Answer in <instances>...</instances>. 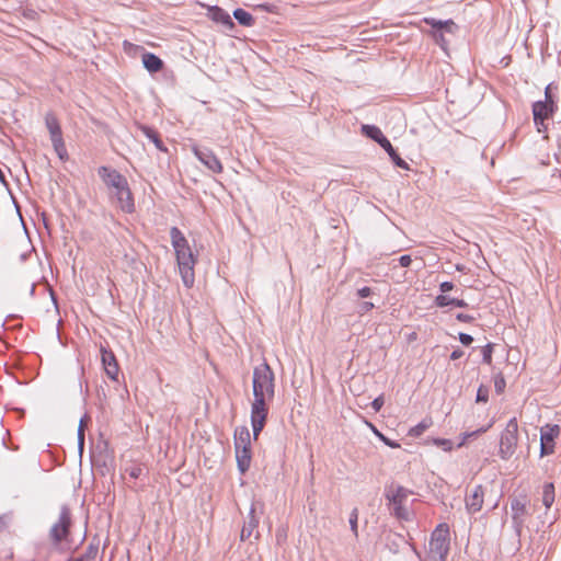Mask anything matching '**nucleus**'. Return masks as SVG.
<instances>
[{
  "mask_svg": "<svg viewBox=\"0 0 561 561\" xmlns=\"http://www.w3.org/2000/svg\"><path fill=\"white\" fill-rule=\"evenodd\" d=\"M98 174L111 191V196L116 199L119 209L126 214L134 213L135 202L127 179L117 170L105 165L98 169Z\"/></svg>",
  "mask_w": 561,
  "mask_h": 561,
  "instance_id": "f257e3e1",
  "label": "nucleus"
},
{
  "mask_svg": "<svg viewBox=\"0 0 561 561\" xmlns=\"http://www.w3.org/2000/svg\"><path fill=\"white\" fill-rule=\"evenodd\" d=\"M172 247L174 248L179 271L185 287L191 288L194 285V266L196 259L188 245V242L178 227L170 229Z\"/></svg>",
  "mask_w": 561,
  "mask_h": 561,
  "instance_id": "f03ea898",
  "label": "nucleus"
},
{
  "mask_svg": "<svg viewBox=\"0 0 561 561\" xmlns=\"http://www.w3.org/2000/svg\"><path fill=\"white\" fill-rule=\"evenodd\" d=\"M450 549V531L446 523L436 526L431 535L427 556L423 561H446Z\"/></svg>",
  "mask_w": 561,
  "mask_h": 561,
  "instance_id": "7ed1b4c3",
  "label": "nucleus"
},
{
  "mask_svg": "<svg viewBox=\"0 0 561 561\" xmlns=\"http://www.w3.org/2000/svg\"><path fill=\"white\" fill-rule=\"evenodd\" d=\"M251 436L247 426H239L234 431V449L238 469L244 473L251 463Z\"/></svg>",
  "mask_w": 561,
  "mask_h": 561,
  "instance_id": "20e7f679",
  "label": "nucleus"
},
{
  "mask_svg": "<svg viewBox=\"0 0 561 561\" xmlns=\"http://www.w3.org/2000/svg\"><path fill=\"white\" fill-rule=\"evenodd\" d=\"M252 383L253 394H265L267 399L274 397V373L266 362L254 367Z\"/></svg>",
  "mask_w": 561,
  "mask_h": 561,
  "instance_id": "39448f33",
  "label": "nucleus"
},
{
  "mask_svg": "<svg viewBox=\"0 0 561 561\" xmlns=\"http://www.w3.org/2000/svg\"><path fill=\"white\" fill-rule=\"evenodd\" d=\"M412 492L402 485H390L386 488L385 497L389 506L392 508V514L399 519H408L409 512L404 507V502Z\"/></svg>",
  "mask_w": 561,
  "mask_h": 561,
  "instance_id": "423d86ee",
  "label": "nucleus"
},
{
  "mask_svg": "<svg viewBox=\"0 0 561 561\" xmlns=\"http://www.w3.org/2000/svg\"><path fill=\"white\" fill-rule=\"evenodd\" d=\"M518 443V424L516 417L511 419L500 437L499 455L502 459H510L516 451Z\"/></svg>",
  "mask_w": 561,
  "mask_h": 561,
  "instance_id": "0eeeda50",
  "label": "nucleus"
},
{
  "mask_svg": "<svg viewBox=\"0 0 561 561\" xmlns=\"http://www.w3.org/2000/svg\"><path fill=\"white\" fill-rule=\"evenodd\" d=\"M45 125L49 131L50 140L55 152L60 160L68 159V152L62 138V131L57 116L53 112H48L45 115Z\"/></svg>",
  "mask_w": 561,
  "mask_h": 561,
  "instance_id": "6e6552de",
  "label": "nucleus"
},
{
  "mask_svg": "<svg viewBox=\"0 0 561 561\" xmlns=\"http://www.w3.org/2000/svg\"><path fill=\"white\" fill-rule=\"evenodd\" d=\"M254 400L251 405V424L254 439L257 438L259 434L265 426L268 409L265 401L267 396L265 394H253Z\"/></svg>",
  "mask_w": 561,
  "mask_h": 561,
  "instance_id": "1a4fd4ad",
  "label": "nucleus"
},
{
  "mask_svg": "<svg viewBox=\"0 0 561 561\" xmlns=\"http://www.w3.org/2000/svg\"><path fill=\"white\" fill-rule=\"evenodd\" d=\"M71 524L72 520L70 508L68 505H62L60 507L58 520L51 526L49 530V537L54 545L60 543L68 537Z\"/></svg>",
  "mask_w": 561,
  "mask_h": 561,
  "instance_id": "9d476101",
  "label": "nucleus"
},
{
  "mask_svg": "<svg viewBox=\"0 0 561 561\" xmlns=\"http://www.w3.org/2000/svg\"><path fill=\"white\" fill-rule=\"evenodd\" d=\"M527 502L528 501H527L526 496H516V497H513L511 501L513 527L518 535L520 534V531L524 527L526 517L528 515Z\"/></svg>",
  "mask_w": 561,
  "mask_h": 561,
  "instance_id": "9b49d317",
  "label": "nucleus"
},
{
  "mask_svg": "<svg viewBox=\"0 0 561 561\" xmlns=\"http://www.w3.org/2000/svg\"><path fill=\"white\" fill-rule=\"evenodd\" d=\"M192 151L195 157L210 171L214 173H221L224 168L219 159L213 152V150L206 147H199L197 145L192 146Z\"/></svg>",
  "mask_w": 561,
  "mask_h": 561,
  "instance_id": "f8f14e48",
  "label": "nucleus"
},
{
  "mask_svg": "<svg viewBox=\"0 0 561 561\" xmlns=\"http://www.w3.org/2000/svg\"><path fill=\"white\" fill-rule=\"evenodd\" d=\"M560 428L558 425H546L540 431V455L548 456L554 453V439L558 437Z\"/></svg>",
  "mask_w": 561,
  "mask_h": 561,
  "instance_id": "ddd939ff",
  "label": "nucleus"
},
{
  "mask_svg": "<svg viewBox=\"0 0 561 561\" xmlns=\"http://www.w3.org/2000/svg\"><path fill=\"white\" fill-rule=\"evenodd\" d=\"M424 22L434 28V32H433L434 39L442 47H444V44H445V37H444L442 31L445 30L446 32L453 33L454 28H456V24L453 20L440 21V20H435L433 18H425Z\"/></svg>",
  "mask_w": 561,
  "mask_h": 561,
  "instance_id": "4468645a",
  "label": "nucleus"
},
{
  "mask_svg": "<svg viewBox=\"0 0 561 561\" xmlns=\"http://www.w3.org/2000/svg\"><path fill=\"white\" fill-rule=\"evenodd\" d=\"M101 360L107 377L114 381H117L119 375V366L115 354L111 350L101 346Z\"/></svg>",
  "mask_w": 561,
  "mask_h": 561,
  "instance_id": "2eb2a0df",
  "label": "nucleus"
},
{
  "mask_svg": "<svg viewBox=\"0 0 561 561\" xmlns=\"http://www.w3.org/2000/svg\"><path fill=\"white\" fill-rule=\"evenodd\" d=\"M558 110L557 104H548L537 101L533 104V116L535 125H542V121L550 118Z\"/></svg>",
  "mask_w": 561,
  "mask_h": 561,
  "instance_id": "dca6fc26",
  "label": "nucleus"
},
{
  "mask_svg": "<svg viewBox=\"0 0 561 561\" xmlns=\"http://www.w3.org/2000/svg\"><path fill=\"white\" fill-rule=\"evenodd\" d=\"M484 497V489L481 484L476 485L471 493L466 496V508L469 513L474 514L482 508Z\"/></svg>",
  "mask_w": 561,
  "mask_h": 561,
  "instance_id": "f3484780",
  "label": "nucleus"
},
{
  "mask_svg": "<svg viewBox=\"0 0 561 561\" xmlns=\"http://www.w3.org/2000/svg\"><path fill=\"white\" fill-rule=\"evenodd\" d=\"M208 18L216 23H220L228 28H232L234 23L231 16L220 7L214 5L208 9Z\"/></svg>",
  "mask_w": 561,
  "mask_h": 561,
  "instance_id": "a211bd4d",
  "label": "nucleus"
},
{
  "mask_svg": "<svg viewBox=\"0 0 561 561\" xmlns=\"http://www.w3.org/2000/svg\"><path fill=\"white\" fill-rule=\"evenodd\" d=\"M257 526L259 518L255 516V506L254 504H252L248 515V519L244 522L243 527L241 529V540L249 539L253 535Z\"/></svg>",
  "mask_w": 561,
  "mask_h": 561,
  "instance_id": "6ab92c4d",
  "label": "nucleus"
},
{
  "mask_svg": "<svg viewBox=\"0 0 561 561\" xmlns=\"http://www.w3.org/2000/svg\"><path fill=\"white\" fill-rule=\"evenodd\" d=\"M137 128L154 145L158 150L162 152L168 150L156 129L142 124H137Z\"/></svg>",
  "mask_w": 561,
  "mask_h": 561,
  "instance_id": "aec40b11",
  "label": "nucleus"
},
{
  "mask_svg": "<svg viewBox=\"0 0 561 561\" xmlns=\"http://www.w3.org/2000/svg\"><path fill=\"white\" fill-rule=\"evenodd\" d=\"M142 65L151 73L158 72L163 68L162 59L148 51L142 55Z\"/></svg>",
  "mask_w": 561,
  "mask_h": 561,
  "instance_id": "412c9836",
  "label": "nucleus"
},
{
  "mask_svg": "<svg viewBox=\"0 0 561 561\" xmlns=\"http://www.w3.org/2000/svg\"><path fill=\"white\" fill-rule=\"evenodd\" d=\"M362 134L365 135L366 137L373 139L374 141H376L379 146H381L383 144V140H387L388 138L382 134V131L380 130L379 127L375 126V125H367V124H364L362 125Z\"/></svg>",
  "mask_w": 561,
  "mask_h": 561,
  "instance_id": "4be33fe9",
  "label": "nucleus"
},
{
  "mask_svg": "<svg viewBox=\"0 0 561 561\" xmlns=\"http://www.w3.org/2000/svg\"><path fill=\"white\" fill-rule=\"evenodd\" d=\"M380 147L385 149V151L389 154L390 159L392 160L396 167L409 170V164L399 156V153L392 147L389 139L383 140V144Z\"/></svg>",
  "mask_w": 561,
  "mask_h": 561,
  "instance_id": "5701e85b",
  "label": "nucleus"
},
{
  "mask_svg": "<svg viewBox=\"0 0 561 561\" xmlns=\"http://www.w3.org/2000/svg\"><path fill=\"white\" fill-rule=\"evenodd\" d=\"M233 18L242 26H252L255 22L252 14L241 8H238L233 11Z\"/></svg>",
  "mask_w": 561,
  "mask_h": 561,
  "instance_id": "b1692460",
  "label": "nucleus"
},
{
  "mask_svg": "<svg viewBox=\"0 0 561 561\" xmlns=\"http://www.w3.org/2000/svg\"><path fill=\"white\" fill-rule=\"evenodd\" d=\"M554 502V485L552 482H547L542 486V503L546 508H550Z\"/></svg>",
  "mask_w": 561,
  "mask_h": 561,
  "instance_id": "393cba45",
  "label": "nucleus"
},
{
  "mask_svg": "<svg viewBox=\"0 0 561 561\" xmlns=\"http://www.w3.org/2000/svg\"><path fill=\"white\" fill-rule=\"evenodd\" d=\"M99 553V545L91 542L84 553L76 559H69L68 561H95Z\"/></svg>",
  "mask_w": 561,
  "mask_h": 561,
  "instance_id": "a878e982",
  "label": "nucleus"
},
{
  "mask_svg": "<svg viewBox=\"0 0 561 561\" xmlns=\"http://www.w3.org/2000/svg\"><path fill=\"white\" fill-rule=\"evenodd\" d=\"M431 425V421L423 420L417 425L413 426L409 431V436L411 437H419L421 436Z\"/></svg>",
  "mask_w": 561,
  "mask_h": 561,
  "instance_id": "bb28decb",
  "label": "nucleus"
},
{
  "mask_svg": "<svg viewBox=\"0 0 561 561\" xmlns=\"http://www.w3.org/2000/svg\"><path fill=\"white\" fill-rule=\"evenodd\" d=\"M367 424L371 427V430L374 431V433L380 438V440H382L387 446L391 447V448H398L400 447V445L393 440H391L390 438L386 437L383 434H381L380 432L377 431V428L371 424V423H368Z\"/></svg>",
  "mask_w": 561,
  "mask_h": 561,
  "instance_id": "cd10ccee",
  "label": "nucleus"
},
{
  "mask_svg": "<svg viewBox=\"0 0 561 561\" xmlns=\"http://www.w3.org/2000/svg\"><path fill=\"white\" fill-rule=\"evenodd\" d=\"M357 520H358V508H353L351 514H350V526H351V530L353 531V534L355 535V537H357L358 535V531H357Z\"/></svg>",
  "mask_w": 561,
  "mask_h": 561,
  "instance_id": "c85d7f7f",
  "label": "nucleus"
},
{
  "mask_svg": "<svg viewBox=\"0 0 561 561\" xmlns=\"http://www.w3.org/2000/svg\"><path fill=\"white\" fill-rule=\"evenodd\" d=\"M492 352H493V345L491 343L486 344L482 348V360L483 363L490 365L492 363Z\"/></svg>",
  "mask_w": 561,
  "mask_h": 561,
  "instance_id": "c756f323",
  "label": "nucleus"
},
{
  "mask_svg": "<svg viewBox=\"0 0 561 561\" xmlns=\"http://www.w3.org/2000/svg\"><path fill=\"white\" fill-rule=\"evenodd\" d=\"M84 446V420L81 419L78 426V447L82 451Z\"/></svg>",
  "mask_w": 561,
  "mask_h": 561,
  "instance_id": "7c9ffc66",
  "label": "nucleus"
},
{
  "mask_svg": "<svg viewBox=\"0 0 561 561\" xmlns=\"http://www.w3.org/2000/svg\"><path fill=\"white\" fill-rule=\"evenodd\" d=\"M454 299L455 298H450L449 296H446V295H438L435 298V305L440 308L446 307V306L453 305Z\"/></svg>",
  "mask_w": 561,
  "mask_h": 561,
  "instance_id": "2f4dec72",
  "label": "nucleus"
},
{
  "mask_svg": "<svg viewBox=\"0 0 561 561\" xmlns=\"http://www.w3.org/2000/svg\"><path fill=\"white\" fill-rule=\"evenodd\" d=\"M488 399H489V390H488V388H485L483 386H480L478 391H477V399H476V401L477 402L485 403V402H488Z\"/></svg>",
  "mask_w": 561,
  "mask_h": 561,
  "instance_id": "473e14b6",
  "label": "nucleus"
},
{
  "mask_svg": "<svg viewBox=\"0 0 561 561\" xmlns=\"http://www.w3.org/2000/svg\"><path fill=\"white\" fill-rule=\"evenodd\" d=\"M434 443L442 447L444 450H450L453 448V443L449 439L437 438L434 440Z\"/></svg>",
  "mask_w": 561,
  "mask_h": 561,
  "instance_id": "72a5a7b5",
  "label": "nucleus"
},
{
  "mask_svg": "<svg viewBox=\"0 0 561 561\" xmlns=\"http://www.w3.org/2000/svg\"><path fill=\"white\" fill-rule=\"evenodd\" d=\"M375 308V304L370 301H364L358 306V313L364 314Z\"/></svg>",
  "mask_w": 561,
  "mask_h": 561,
  "instance_id": "f704fd0d",
  "label": "nucleus"
},
{
  "mask_svg": "<svg viewBox=\"0 0 561 561\" xmlns=\"http://www.w3.org/2000/svg\"><path fill=\"white\" fill-rule=\"evenodd\" d=\"M383 403H385L383 397L379 396L376 399H374V401L371 402V408L374 409L375 412H379L380 409L382 408Z\"/></svg>",
  "mask_w": 561,
  "mask_h": 561,
  "instance_id": "c9c22d12",
  "label": "nucleus"
},
{
  "mask_svg": "<svg viewBox=\"0 0 561 561\" xmlns=\"http://www.w3.org/2000/svg\"><path fill=\"white\" fill-rule=\"evenodd\" d=\"M545 103L556 104L552 94H551V84L547 85L545 89Z\"/></svg>",
  "mask_w": 561,
  "mask_h": 561,
  "instance_id": "e433bc0d",
  "label": "nucleus"
},
{
  "mask_svg": "<svg viewBox=\"0 0 561 561\" xmlns=\"http://www.w3.org/2000/svg\"><path fill=\"white\" fill-rule=\"evenodd\" d=\"M456 319L460 322H466V323H470V322L474 321L473 316H470L468 313H461V312L457 313Z\"/></svg>",
  "mask_w": 561,
  "mask_h": 561,
  "instance_id": "4c0bfd02",
  "label": "nucleus"
},
{
  "mask_svg": "<svg viewBox=\"0 0 561 561\" xmlns=\"http://www.w3.org/2000/svg\"><path fill=\"white\" fill-rule=\"evenodd\" d=\"M459 341L461 344L468 346L473 342V337L467 333H459Z\"/></svg>",
  "mask_w": 561,
  "mask_h": 561,
  "instance_id": "58836bf2",
  "label": "nucleus"
},
{
  "mask_svg": "<svg viewBox=\"0 0 561 561\" xmlns=\"http://www.w3.org/2000/svg\"><path fill=\"white\" fill-rule=\"evenodd\" d=\"M371 295H373V290H371V288H370V287H367V286H365V287H363V288H359V289L357 290V296H358L359 298H367V297H369V296H371Z\"/></svg>",
  "mask_w": 561,
  "mask_h": 561,
  "instance_id": "ea45409f",
  "label": "nucleus"
},
{
  "mask_svg": "<svg viewBox=\"0 0 561 561\" xmlns=\"http://www.w3.org/2000/svg\"><path fill=\"white\" fill-rule=\"evenodd\" d=\"M399 263L402 267H409L412 263V259L410 255L404 254V255L400 256Z\"/></svg>",
  "mask_w": 561,
  "mask_h": 561,
  "instance_id": "a19ab883",
  "label": "nucleus"
},
{
  "mask_svg": "<svg viewBox=\"0 0 561 561\" xmlns=\"http://www.w3.org/2000/svg\"><path fill=\"white\" fill-rule=\"evenodd\" d=\"M439 289L442 293H447L454 289V284L451 282H443L439 285Z\"/></svg>",
  "mask_w": 561,
  "mask_h": 561,
  "instance_id": "79ce46f5",
  "label": "nucleus"
},
{
  "mask_svg": "<svg viewBox=\"0 0 561 561\" xmlns=\"http://www.w3.org/2000/svg\"><path fill=\"white\" fill-rule=\"evenodd\" d=\"M128 472L131 478L138 479L142 472V469L140 467H133Z\"/></svg>",
  "mask_w": 561,
  "mask_h": 561,
  "instance_id": "37998d69",
  "label": "nucleus"
},
{
  "mask_svg": "<svg viewBox=\"0 0 561 561\" xmlns=\"http://www.w3.org/2000/svg\"><path fill=\"white\" fill-rule=\"evenodd\" d=\"M495 390L497 393L502 392L505 387V381L503 378L496 379L494 383Z\"/></svg>",
  "mask_w": 561,
  "mask_h": 561,
  "instance_id": "c03bdc74",
  "label": "nucleus"
},
{
  "mask_svg": "<svg viewBox=\"0 0 561 561\" xmlns=\"http://www.w3.org/2000/svg\"><path fill=\"white\" fill-rule=\"evenodd\" d=\"M463 356V351L461 348H456L450 354V359L456 360Z\"/></svg>",
  "mask_w": 561,
  "mask_h": 561,
  "instance_id": "a18cd8bd",
  "label": "nucleus"
},
{
  "mask_svg": "<svg viewBox=\"0 0 561 561\" xmlns=\"http://www.w3.org/2000/svg\"><path fill=\"white\" fill-rule=\"evenodd\" d=\"M453 305L456 306V307H459V308H465V307L468 306L465 300L456 299V298L454 299Z\"/></svg>",
  "mask_w": 561,
  "mask_h": 561,
  "instance_id": "49530a36",
  "label": "nucleus"
},
{
  "mask_svg": "<svg viewBox=\"0 0 561 561\" xmlns=\"http://www.w3.org/2000/svg\"><path fill=\"white\" fill-rule=\"evenodd\" d=\"M538 133H546L548 129V126L546 124V121H542V125H536Z\"/></svg>",
  "mask_w": 561,
  "mask_h": 561,
  "instance_id": "de8ad7c7",
  "label": "nucleus"
},
{
  "mask_svg": "<svg viewBox=\"0 0 561 561\" xmlns=\"http://www.w3.org/2000/svg\"><path fill=\"white\" fill-rule=\"evenodd\" d=\"M0 182L2 184L7 185L5 175H4V173L2 172L1 169H0Z\"/></svg>",
  "mask_w": 561,
  "mask_h": 561,
  "instance_id": "09e8293b",
  "label": "nucleus"
},
{
  "mask_svg": "<svg viewBox=\"0 0 561 561\" xmlns=\"http://www.w3.org/2000/svg\"><path fill=\"white\" fill-rule=\"evenodd\" d=\"M5 528V520L3 517H0V533Z\"/></svg>",
  "mask_w": 561,
  "mask_h": 561,
  "instance_id": "8fccbe9b",
  "label": "nucleus"
},
{
  "mask_svg": "<svg viewBox=\"0 0 561 561\" xmlns=\"http://www.w3.org/2000/svg\"><path fill=\"white\" fill-rule=\"evenodd\" d=\"M35 290V285L32 286L31 293L33 294Z\"/></svg>",
  "mask_w": 561,
  "mask_h": 561,
  "instance_id": "3c124183",
  "label": "nucleus"
}]
</instances>
